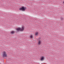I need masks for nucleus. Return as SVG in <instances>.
I'll return each instance as SVG.
<instances>
[{"label": "nucleus", "instance_id": "obj_2", "mask_svg": "<svg viewBox=\"0 0 64 64\" xmlns=\"http://www.w3.org/2000/svg\"><path fill=\"white\" fill-rule=\"evenodd\" d=\"M38 45H40L41 43V38H40L38 39Z\"/></svg>", "mask_w": 64, "mask_h": 64}, {"label": "nucleus", "instance_id": "obj_1", "mask_svg": "<svg viewBox=\"0 0 64 64\" xmlns=\"http://www.w3.org/2000/svg\"><path fill=\"white\" fill-rule=\"evenodd\" d=\"M24 28H25V27L24 26H22L21 28H17L16 29L17 31H18V32H19V31H24Z\"/></svg>", "mask_w": 64, "mask_h": 64}, {"label": "nucleus", "instance_id": "obj_5", "mask_svg": "<svg viewBox=\"0 0 64 64\" xmlns=\"http://www.w3.org/2000/svg\"><path fill=\"white\" fill-rule=\"evenodd\" d=\"M41 61H43L44 60V56H42L40 59Z\"/></svg>", "mask_w": 64, "mask_h": 64}, {"label": "nucleus", "instance_id": "obj_4", "mask_svg": "<svg viewBox=\"0 0 64 64\" xmlns=\"http://www.w3.org/2000/svg\"><path fill=\"white\" fill-rule=\"evenodd\" d=\"M2 56L4 57H6L7 54H6V52H4L2 54Z\"/></svg>", "mask_w": 64, "mask_h": 64}, {"label": "nucleus", "instance_id": "obj_7", "mask_svg": "<svg viewBox=\"0 0 64 64\" xmlns=\"http://www.w3.org/2000/svg\"><path fill=\"white\" fill-rule=\"evenodd\" d=\"M11 33H12V34H14V33H15V32L12 31L11 32Z\"/></svg>", "mask_w": 64, "mask_h": 64}, {"label": "nucleus", "instance_id": "obj_8", "mask_svg": "<svg viewBox=\"0 0 64 64\" xmlns=\"http://www.w3.org/2000/svg\"><path fill=\"white\" fill-rule=\"evenodd\" d=\"M30 38H33V36H32L31 35L30 36Z\"/></svg>", "mask_w": 64, "mask_h": 64}, {"label": "nucleus", "instance_id": "obj_3", "mask_svg": "<svg viewBox=\"0 0 64 64\" xmlns=\"http://www.w3.org/2000/svg\"><path fill=\"white\" fill-rule=\"evenodd\" d=\"M25 9H26V8L22 6L21 8H20V10H22V11H25Z\"/></svg>", "mask_w": 64, "mask_h": 64}, {"label": "nucleus", "instance_id": "obj_9", "mask_svg": "<svg viewBox=\"0 0 64 64\" xmlns=\"http://www.w3.org/2000/svg\"><path fill=\"white\" fill-rule=\"evenodd\" d=\"M63 18H61V19L62 20H63Z\"/></svg>", "mask_w": 64, "mask_h": 64}, {"label": "nucleus", "instance_id": "obj_6", "mask_svg": "<svg viewBox=\"0 0 64 64\" xmlns=\"http://www.w3.org/2000/svg\"><path fill=\"white\" fill-rule=\"evenodd\" d=\"M39 34V32H36L35 33V34L36 36H37Z\"/></svg>", "mask_w": 64, "mask_h": 64}, {"label": "nucleus", "instance_id": "obj_10", "mask_svg": "<svg viewBox=\"0 0 64 64\" xmlns=\"http://www.w3.org/2000/svg\"><path fill=\"white\" fill-rule=\"evenodd\" d=\"M63 3H64V1L63 2Z\"/></svg>", "mask_w": 64, "mask_h": 64}]
</instances>
